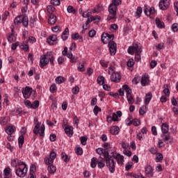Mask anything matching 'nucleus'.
I'll return each instance as SVG.
<instances>
[{
  "label": "nucleus",
  "mask_w": 178,
  "mask_h": 178,
  "mask_svg": "<svg viewBox=\"0 0 178 178\" xmlns=\"http://www.w3.org/2000/svg\"><path fill=\"white\" fill-rule=\"evenodd\" d=\"M12 165L16 168L15 173L17 177L24 178L28 172V165L21 160L16 159L12 161Z\"/></svg>",
  "instance_id": "nucleus-1"
},
{
  "label": "nucleus",
  "mask_w": 178,
  "mask_h": 178,
  "mask_svg": "<svg viewBox=\"0 0 178 178\" xmlns=\"http://www.w3.org/2000/svg\"><path fill=\"white\" fill-rule=\"evenodd\" d=\"M33 125H35V127H33V134L35 135H39L40 137H44L45 136V125L44 124L41 125V122H39L38 118L36 117L33 118Z\"/></svg>",
  "instance_id": "nucleus-2"
},
{
  "label": "nucleus",
  "mask_w": 178,
  "mask_h": 178,
  "mask_svg": "<svg viewBox=\"0 0 178 178\" xmlns=\"http://www.w3.org/2000/svg\"><path fill=\"white\" fill-rule=\"evenodd\" d=\"M108 74L111 75L110 80L113 83H120L121 81V75L120 72H115L113 67H109Z\"/></svg>",
  "instance_id": "nucleus-3"
},
{
  "label": "nucleus",
  "mask_w": 178,
  "mask_h": 178,
  "mask_svg": "<svg viewBox=\"0 0 178 178\" xmlns=\"http://www.w3.org/2000/svg\"><path fill=\"white\" fill-rule=\"evenodd\" d=\"M23 24V26L24 27H28L29 25V17L26 15H21L17 17H16L15 19V25H19L21 24Z\"/></svg>",
  "instance_id": "nucleus-4"
},
{
  "label": "nucleus",
  "mask_w": 178,
  "mask_h": 178,
  "mask_svg": "<svg viewBox=\"0 0 178 178\" xmlns=\"http://www.w3.org/2000/svg\"><path fill=\"white\" fill-rule=\"evenodd\" d=\"M143 49L138 44H133L131 46H129L127 49V52L130 55H134V54H141Z\"/></svg>",
  "instance_id": "nucleus-5"
},
{
  "label": "nucleus",
  "mask_w": 178,
  "mask_h": 178,
  "mask_svg": "<svg viewBox=\"0 0 178 178\" xmlns=\"http://www.w3.org/2000/svg\"><path fill=\"white\" fill-rule=\"evenodd\" d=\"M117 8H118V7H115V6H113V4H110L108 6V12L110 14L107 17V19L108 21H110L111 19H116Z\"/></svg>",
  "instance_id": "nucleus-6"
},
{
  "label": "nucleus",
  "mask_w": 178,
  "mask_h": 178,
  "mask_svg": "<svg viewBox=\"0 0 178 178\" xmlns=\"http://www.w3.org/2000/svg\"><path fill=\"white\" fill-rule=\"evenodd\" d=\"M22 92L24 99H29L33 93H36L35 90H33V88H30V86H26V88H23Z\"/></svg>",
  "instance_id": "nucleus-7"
},
{
  "label": "nucleus",
  "mask_w": 178,
  "mask_h": 178,
  "mask_svg": "<svg viewBox=\"0 0 178 178\" xmlns=\"http://www.w3.org/2000/svg\"><path fill=\"white\" fill-rule=\"evenodd\" d=\"M114 39V34H109L108 33H102L101 35V41L104 44L109 43L110 41Z\"/></svg>",
  "instance_id": "nucleus-8"
},
{
  "label": "nucleus",
  "mask_w": 178,
  "mask_h": 178,
  "mask_svg": "<svg viewBox=\"0 0 178 178\" xmlns=\"http://www.w3.org/2000/svg\"><path fill=\"white\" fill-rule=\"evenodd\" d=\"M106 162V165L108 168L109 172L111 173H114L115 171V165H116V162H115L114 160L110 159L109 160H107L105 161Z\"/></svg>",
  "instance_id": "nucleus-9"
},
{
  "label": "nucleus",
  "mask_w": 178,
  "mask_h": 178,
  "mask_svg": "<svg viewBox=\"0 0 178 178\" xmlns=\"http://www.w3.org/2000/svg\"><path fill=\"white\" fill-rule=\"evenodd\" d=\"M63 129H64V131L67 136L72 138L74 135V128L71 125H68L67 124H63Z\"/></svg>",
  "instance_id": "nucleus-10"
},
{
  "label": "nucleus",
  "mask_w": 178,
  "mask_h": 178,
  "mask_svg": "<svg viewBox=\"0 0 178 178\" xmlns=\"http://www.w3.org/2000/svg\"><path fill=\"white\" fill-rule=\"evenodd\" d=\"M49 64V58L47 56V53L40 56V60L39 61V66L40 68L43 69L45 66Z\"/></svg>",
  "instance_id": "nucleus-11"
},
{
  "label": "nucleus",
  "mask_w": 178,
  "mask_h": 178,
  "mask_svg": "<svg viewBox=\"0 0 178 178\" xmlns=\"http://www.w3.org/2000/svg\"><path fill=\"white\" fill-rule=\"evenodd\" d=\"M108 47L111 56H114L117 51V44L115 41L110 40L108 43Z\"/></svg>",
  "instance_id": "nucleus-12"
},
{
  "label": "nucleus",
  "mask_w": 178,
  "mask_h": 178,
  "mask_svg": "<svg viewBox=\"0 0 178 178\" xmlns=\"http://www.w3.org/2000/svg\"><path fill=\"white\" fill-rule=\"evenodd\" d=\"M170 0H160L159 8L161 10H165L169 8Z\"/></svg>",
  "instance_id": "nucleus-13"
},
{
  "label": "nucleus",
  "mask_w": 178,
  "mask_h": 178,
  "mask_svg": "<svg viewBox=\"0 0 178 178\" xmlns=\"http://www.w3.org/2000/svg\"><path fill=\"white\" fill-rule=\"evenodd\" d=\"M10 29H11V33H10L8 35V40L9 42H13L16 41L17 37L15 35V30H14V26L12 25L10 26Z\"/></svg>",
  "instance_id": "nucleus-14"
},
{
  "label": "nucleus",
  "mask_w": 178,
  "mask_h": 178,
  "mask_svg": "<svg viewBox=\"0 0 178 178\" xmlns=\"http://www.w3.org/2000/svg\"><path fill=\"white\" fill-rule=\"evenodd\" d=\"M145 176L147 177H152L154 176V169L149 165H147L145 167Z\"/></svg>",
  "instance_id": "nucleus-15"
},
{
  "label": "nucleus",
  "mask_w": 178,
  "mask_h": 178,
  "mask_svg": "<svg viewBox=\"0 0 178 178\" xmlns=\"http://www.w3.org/2000/svg\"><path fill=\"white\" fill-rule=\"evenodd\" d=\"M112 157L117 161L118 164L122 165L124 162V156L120 154H117L116 155H112Z\"/></svg>",
  "instance_id": "nucleus-16"
},
{
  "label": "nucleus",
  "mask_w": 178,
  "mask_h": 178,
  "mask_svg": "<svg viewBox=\"0 0 178 178\" xmlns=\"http://www.w3.org/2000/svg\"><path fill=\"white\" fill-rule=\"evenodd\" d=\"M150 83L149 78L148 74H145L143 75L140 79V84L142 86L145 87L149 85Z\"/></svg>",
  "instance_id": "nucleus-17"
},
{
  "label": "nucleus",
  "mask_w": 178,
  "mask_h": 178,
  "mask_svg": "<svg viewBox=\"0 0 178 178\" xmlns=\"http://www.w3.org/2000/svg\"><path fill=\"white\" fill-rule=\"evenodd\" d=\"M122 116V111H116L115 113H113L112 118L113 119V122H119V118H121Z\"/></svg>",
  "instance_id": "nucleus-18"
},
{
  "label": "nucleus",
  "mask_w": 178,
  "mask_h": 178,
  "mask_svg": "<svg viewBox=\"0 0 178 178\" xmlns=\"http://www.w3.org/2000/svg\"><path fill=\"white\" fill-rule=\"evenodd\" d=\"M15 131H16V127H15V125H9L6 128V132L10 136H11Z\"/></svg>",
  "instance_id": "nucleus-19"
},
{
  "label": "nucleus",
  "mask_w": 178,
  "mask_h": 178,
  "mask_svg": "<svg viewBox=\"0 0 178 178\" xmlns=\"http://www.w3.org/2000/svg\"><path fill=\"white\" fill-rule=\"evenodd\" d=\"M71 38H72L74 40H79V42H83V36L80 35L79 33H73L71 35Z\"/></svg>",
  "instance_id": "nucleus-20"
},
{
  "label": "nucleus",
  "mask_w": 178,
  "mask_h": 178,
  "mask_svg": "<svg viewBox=\"0 0 178 178\" xmlns=\"http://www.w3.org/2000/svg\"><path fill=\"white\" fill-rule=\"evenodd\" d=\"M120 133V128L119 127H117L116 125H114L113 127H111L110 128V134L112 135H118Z\"/></svg>",
  "instance_id": "nucleus-21"
},
{
  "label": "nucleus",
  "mask_w": 178,
  "mask_h": 178,
  "mask_svg": "<svg viewBox=\"0 0 178 178\" xmlns=\"http://www.w3.org/2000/svg\"><path fill=\"white\" fill-rule=\"evenodd\" d=\"M57 17L54 14H49V24L54 25L56 23Z\"/></svg>",
  "instance_id": "nucleus-22"
},
{
  "label": "nucleus",
  "mask_w": 178,
  "mask_h": 178,
  "mask_svg": "<svg viewBox=\"0 0 178 178\" xmlns=\"http://www.w3.org/2000/svg\"><path fill=\"white\" fill-rule=\"evenodd\" d=\"M57 40V35L55 34H53L49 38H47V42L49 43V44L51 45L54 44V42Z\"/></svg>",
  "instance_id": "nucleus-23"
},
{
  "label": "nucleus",
  "mask_w": 178,
  "mask_h": 178,
  "mask_svg": "<svg viewBox=\"0 0 178 178\" xmlns=\"http://www.w3.org/2000/svg\"><path fill=\"white\" fill-rule=\"evenodd\" d=\"M47 58H49V63L50 60V65L54 66L55 58L52 51H47Z\"/></svg>",
  "instance_id": "nucleus-24"
},
{
  "label": "nucleus",
  "mask_w": 178,
  "mask_h": 178,
  "mask_svg": "<svg viewBox=\"0 0 178 178\" xmlns=\"http://www.w3.org/2000/svg\"><path fill=\"white\" fill-rule=\"evenodd\" d=\"M155 23L156 25V27L159 29H164L165 28V23L162 21L159 17H156L155 19Z\"/></svg>",
  "instance_id": "nucleus-25"
},
{
  "label": "nucleus",
  "mask_w": 178,
  "mask_h": 178,
  "mask_svg": "<svg viewBox=\"0 0 178 178\" xmlns=\"http://www.w3.org/2000/svg\"><path fill=\"white\" fill-rule=\"evenodd\" d=\"M12 170L10 168H6L3 170V174H4V178H12L13 175L11 173Z\"/></svg>",
  "instance_id": "nucleus-26"
},
{
  "label": "nucleus",
  "mask_w": 178,
  "mask_h": 178,
  "mask_svg": "<svg viewBox=\"0 0 178 178\" xmlns=\"http://www.w3.org/2000/svg\"><path fill=\"white\" fill-rule=\"evenodd\" d=\"M68 38H69V29L67 27L61 34V39H63V41H66L68 39Z\"/></svg>",
  "instance_id": "nucleus-27"
},
{
  "label": "nucleus",
  "mask_w": 178,
  "mask_h": 178,
  "mask_svg": "<svg viewBox=\"0 0 178 178\" xmlns=\"http://www.w3.org/2000/svg\"><path fill=\"white\" fill-rule=\"evenodd\" d=\"M161 132L163 134H168L169 132V125L168 124L163 123L161 124Z\"/></svg>",
  "instance_id": "nucleus-28"
},
{
  "label": "nucleus",
  "mask_w": 178,
  "mask_h": 178,
  "mask_svg": "<svg viewBox=\"0 0 178 178\" xmlns=\"http://www.w3.org/2000/svg\"><path fill=\"white\" fill-rule=\"evenodd\" d=\"M103 156H104V161H108L109 159H112V156H110L109 155V153L108 151H106V149H104L103 151Z\"/></svg>",
  "instance_id": "nucleus-29"
},
{
  "label": "nucleus",
  "mask_w": 178,
  "mask_h": 178,
  "mask_svg": "<svg viewBox=\"0 0 178 178\" xmlns=\"http://www.w3.org/2000/svg\"><path fill=\"white\" fill-rule=\"evenodd\" d=\"M143 13V8L141 7H138L136 11L135 12L134 17L136 18H140Z\"/></svg>",
  "instance_id": "nucleus-30"
},
{
  "label": "nucleus",
  "mask_w": 178,
  "mask_h": 178,
  "mask_svg": "<svg viewBox=\"0 0 178 178\" xmlns=\"http://www.w3.org/2000/svg\"><path fill=\"white\" fill-rule=\"evenodd\" d=\"M122 88H123V90L127 92L126 96H127V95H131V94H132V90H131V89L129 88V86H128V85H123Z\"/></svg>",
  "instance_id": "nucleus-31"
},
{
  "label": "nucleus",
  "mask_w": 178,
  "mask_h": 178,
  "mask_svg": "<svg viewBox=\"0 0 178 178\" xmlns=\"http://www.w3.org/2000/svg\"><path fill=\"white\" fill-rule=\"evenodd\" d=\"M56 167L54 165H50L49 167H47V171H49V173L54 175L56 172Z\"/></svg>",
  "instance_id": "nucleus-32"
},
{
  "label": "nucleus",
  "mask_w": 178,
  "mask_h": 178,
  "mask_svg": "<svg viewBox=\"0 0 178 178\" xmlns=\"http://www.w3.org/2000/svg\"><path fill=\"white\" fill-rule=\"evenodd\" d=\"M152 93H147L145 97V104L148 105L152 100Z\"/></svg>",
  "instance_id": "nucleus-33"
},
{
  "label": "nucleus",
  "mask_w": 178,
  "mask_h": 178,
  "mask_svg": "<svg viewBox=\"0 0 178 178\" xmlns=\"http://www.w3.org/2000/svg\"><path fill=\"white\" fill-rule=\"evenodd\" d=\"M54 160L49 158V157H46L44 158V164L47 165H52L54 163Z\"/></svg>",
  "instance_id": "nucleus-34"
},
{
  "label": "nucleus",
  "mask_w": 178,
  "mask_h": 178,
  "mask_svg": "<svg viewBox=\"0 0 178 178\" xmlns=\"http://www.w3.org/2000/svg\"><path fill=\"white\" fill-rule=\"evenodd\" d=\"M163 92L166 97H170V89H168V85L163 86Z\"/></svg>",
  "instance_id": "nucleus-35"
},
{
  "label": "nucleus",
  "mask_w": 178,
  "mask_h": 178,
  "mask_svg": "<svg viewBox=\"0 0 178 178\" xmlns=\"http://www.w3.org/2000/svg\"><path fill=\"white\" fill-rule=\"evenodd\" d=\"M98 164V159L95 157L92 159V162H90V168H95Z\"/></svg>",
  "instance_id": "nucleus-36"
},
{
  "label": "nucleus",
  "mask_w": 178,
  "mask_h": 178,
  "mask_svg": "<svg viewBox=\"0 0 178 178\" xmlns=\"http://www.w3.org/2000/svg\"><path fill=\"white\" fill-rule=\"evenodd\" d=\"M56 11V8L53 6L52 5L47 6V13H49V15H54L53 13Z\"/></svg>",
  "instance_id": "nucleus-37"
},
{
  "label": "nucleus",
  "mask_w": 178,
  "mask_h": 178,
  "mask_svg": "<svg viewBox=\"0 0 178 178\" xmlns=\"http://www.w3.org/2000/svg\"><path fill=\"white\" fill-rule=\"evenodd\" d=\"M19 147L22 148L24 143V136L22 135L18 139Z\"/></svg>",
  "instance_id": "nucleus-38"
},
{
  "label": "nucleus",
  "mask_w": 178,
  "mask_h": 178,
  "mask_svg": "<svg viewBox=\"0 0 178 178\" xmlns=\"http://www.w3.org/2000/svg\"><path fill=\"white\" fill-rule=\"evenodd\" d=\"M65 81V79L63 76H57V78H56V83L57 84H62Z\"/></svg>",
  "instance_id": "nucleus-39"
},
{
  "label": "nucleus",
  "mask_w": 178,
  "mask_h": 178,
  "mask_svg": "<svg viewBox=\"0 0 178 178\" xmlns=\"http://www.w3.org/2000/svg\"><path fill=\"white\" fill-rule=\"evenodd\" d=\"M67 12H68V13H72L74 15L76 13V9H74L72 6H68V7H67Z\"/></svg>",
  "instance_id": "nucleus-40"
},
{
  "label": "nucleus",
  "mask_w": 178,
  "mask_h": 178,
  "mask_svg": "<svg viewBox=\"0 0 178 178\" xmlns=\"http://www.w3.org/2000/svg\"><path fill=\"white\" fill-rule=\"evenodd\" d=\"M75 153L79 156L82 155L83 153V149L79 145L76 146V147H75Z\"/></svg>",
  "instance_id": "nucleus-41"
},
{
  "label": "nucleus",
  "mask_w": 178,
  "mask_h": 178,
  "mask_svg": "<svg viewBox=\"0 0 178 178\" xmlns=\"http://www.w3.org/2000/svg\"><path fill=\"white\" fill-rule=\"evenodd\" d=\"M61 159L64 161V162L67 163L70 161V159L65 153H61Z\"/></svg>",
  "instance_id": "nucleus-42"
},
{
  "label": "nucleus",
  "mask_w": 178,
  "mask_h": 178,
  "mask_svg": "<svg viewBox=\"0 0 178 178\" xmlns=\"http://www.w3.org/2000/svg\"><path fill=\"white\" fill-rule=\"evenodd\" d=\"M105 83V78L104 76H97V84L103 86Z\"/></svg>",
  "instance_id": "nucleus-43"
},
{
  "label": "nucleus",
  "mask_w": 178,
  "mask_h": 178,
  "mask_svg": "<svg viewBox=\"0 0 178 178\" xmlns=\"http://www.w3.org/2000/svg\"><path fill=\"white\" fill-rule=\"evenodd\" d=\"M20 47L22 49H23L24 51H29V47L27 43L23 42L21 45Z\"/></svg>",
  "instance_id": "nucleus-44"
},
{
  "label": "nucleus",
  "mask_w": 178,
  "mask_h": 178,
  "mask_svg": "<svg viewBox=\"0 0 178 178\" xmlns=\"http://www.w3.org/2000/svg\"><path fill=\"white\" fill-rule=\"evenodd\" d=\"M39 106H40L39 100H35V102L32 103L31 108L37 109Z\"/></svg>",
  "instance_id": "nucleus-45"
},
{
  "label": "nucleus",
  "mask_w": 178,
  "mask_h": 178,
  "mask_svg": "<svg viewBox=\"0 0 178 178\" xmlns=\"http://www.w3.org/2000/svg\"><path fill=\"white\" fill-rule=\"evenodd\" d=\"M127 99L129 104H133L134 103V99L132 96V95H129L127 96Z\"/></svg>",
  "instance_id": "nucleus-46"
},
{
  "label": "nucleus",
  "mask_w": 178,
  "mask_h": 178,
  "mask_svg": "<svg viewBox=\"0 0 178 178\" xmlns=\"http://www.w3.org/2000/svg\"><path fill=\"white\" fill-rule=\"evenodd\" d=\"M106 161H104V159H102V161H97V167L99 169H102L105 167V163Z\"/></svg>",
  "instance_id": "nucleus-47"
},
{
  "label": "nucleus",
  "mask_w": 178,
  "mask_h": 178,
  "mask_svg": "<svg viewBox=\"0 0 178 178\" xmlns=\"http://www.w3.org/2000/svg\"><path fill=\"white\" fill-rule=\"evenodd\" d=\"M122 4V0H112L111 5L117 8L119 5Z\"/></svg>",
  "instance_id": "nucleus-48"
},
{
  "label": "nucleus",
  "mask_w": 178,
  "mask_h": 178,
  "mask_svg": "<svg viewBox=\"0 0 178 178\" xmlns=\"http://www.w3.org/2000/svg\"><path fill=\"white\" fill-rule=\"evenodd\" d=\"M49 90H50V92H51L53 94L55 93L57 91V90H58V88H57L56 83H53L50 86V89Z\"/></svg>",
  "instance_id": "nucleus-49"
},
{
  "label": "nucleus",
  "mask_w": 178,
  "mask_h": 178,
  "mask_svg": "<svg viewBox=\"0 0 178 178\" xmlns=\"http://www.w3.org/2000/svg\"><path fill=\"white\" fill-rule=\"evenodd\" d=\"M156 162H160L161 161L163 160V154L159 153L156 155V158H155Z\"/></svg>",
  "instance_id": "nucleus-50"
},
{
  "label": "nucleus",
  "mask_w": 178,
  "mask_h": 178,
  "mask_svg": "<svg viewBox=\"0 0 178 178\" xmlns=\"http://www.w3.org/2000/svg\"><path fill=\"white\" fill-rule=\"evenodd\" d=\"M99 112H102V108L98 106H95V108H93V113H95V115L97 116Z\"/></svg>",
  "instance_id": "nucleus-51"
},
{
  "label": "nucleus",
  "mask_w": 178,
  "mask_h": 178,
  "mask_svg": "<svg viewBox=\"0 0 178 178\" xmlns=\"http://www.w3.org/2000/svg\"><path fill=\"white\" fill-rule=\"evenodd\" d=\"M81 140V144H82V145L85 146L87 145V141H88V138L86 136H82L80 138Z\"/></svg>",
  "instance_id": "nucleus-52"
},
{
  "label": "nucleus",
  "mask_w": 178,
  "mask_h": 178,
  "mask_svg": "<svg viewBox=\"0 0 178 178\" xmlns=\"http://www.w3.org/2000/svg\"><path fill=\"white\" fill-rule=\"evenodd\" d=\"M72 92V94L76 95L80 92V88L78 86H75L74 88H72V90H71Z\"/></svg>",
  "instance_id": "nucleus-53"
},
{
  "label": "nucleus",
  "mask_w": 178,
  "mask_h": 178,
  "mask_svg": "<svg viewBox=\"0 0 178 178\" xmlns=\"http://www.w3.org/2000/svg\"><path fill=\"white\" fill-rule=\"evenodd\" d=\"M50 3L54 6H58L60 5V0H51Z\"/></svg>",
  "instance_id": "nucleus-54"
},
{
  "label": "nucleus",
  "mask_w": 178,
  "mask_h": 178,
  "mask_svg": "<svg viewBox=\"0 0 178 178\" xmlns=\"http://www.w3.org/2000/svg\"><path fill=\"white\" fill-rule=\"evenodd\" d=\"M128 67H132L134 65V60L133 58H129L127 63Z\"/></svg>",
  "instance_id": "nucleus-55"
},
{
  "label": "nucleus",
  "mask_w": 178,
  "mask_h": 178,
  "mask_svg": "<svg viewBox=\"0 0 178 178\" xmlns=\"http://www.w3.org/2000/svg\"><path fill=\"white\" fill-rule=\"evenodd\" d=\"M131 122L132 124L135 127H138L140 124V120H138V118H134Z\"/></svg>",
  "instance_id": "nucleus-56"
},
{
  "label": "nucleus",
  "mask_w": 178,
  "mask_h": 178,
  "mask_svg": "<svg viewBox=\"0 0 178 178\" xmlns=\"http://www.w3.org/2000/svg\"><path fill=\"white\" fill-rule=\"evenodd\" d=\"M108 62L106 61L105 60H99V64L102 67H108Z\"/></svg>",
  "instance_id": "nucleus-57"
},
{
  "label": "nucleus",
  "mask_w": 178,
  "mask_h": 178,
  "mask_svg": "<svg viewBox=\"0 0 178 178\" xmlns=\"http://www.w3.org/2000/svg\"><path fill=\"white\" fill-rule=\"evenodd\" d=\"M155 47L156 50L161 51L164 48V43L163 42L159 43L157 45H156Z\"/></svg>",
  "instance_id": "nucleus-58"
},
{
  "label": "nucleus",
  "mask_w": 178,
  "mask_h": 178,
  "mask_svg": "<svg viewBox=\"0 0 178 178\" xmlns=\"http://www.w3.org/2000/svg\"><path fill=\"white\" fill-rule=\"evenodd\" d=\"M0 124L2 125V126H4L7 124V120L6 118V117H1L0 118Z\"/></svg>",
  "instance_id": "nucleus-59"
},
{
  "label": "nucleus",
  "mask_w": 178,
  "mask_h": 178,
  "mask_svg": "<svg viewBox=\"0 0 178 178\" xmlns=\"http://www.w3.org/2000/svg\"><path fill=\"white\" fill-rule=\"evenodd\" d=\"M85 70H86L84 64H79V65H78V71L83 72Z\"/></svg>",
  "instance_id": "nucleus-60"
},
{
  "label": "nucleus",
  "mask_w": 178,
  "mask_h": 178,
  "mask_svg": "<svg viewBox=\"0 0 178 178\" xmlns=\"http://www.w3.org/2000/svg\"><path fill=\"white\" fill-rule=\"evenodd\" d=\"M172 30L173 32H177L178 31V24L174 23L172 25Z\"/></svg>",
  "instance_id": "nucleus-61"
},
{
  "label": "nucleus",
  "mask_w": 178,
  "mask_h": 178,
  "mask_svg": "<svg viewBox=\"0 0 178 178\" xmlns=\"http://www.w3.org/2000/svg\"><path fill=\"white\" fill-rule=\"evenodd\" d=\"M122 152H123V154L126 155L127 156L130 157L132 156L131 152L128 149H124Z\"/></svg>",
  "instance_id": "nucleus-62"
},
{
  "label": "nucleus",
  "mask_w": 178,
  "mask_h": 178,
  "mask_svg": "<svg viewBox=\"0 0 178 178\" xmlns=\"http://www.w3.org/2000/svg\"><path fill=\"white\" fill-rule=\"evenodd\" d=\"M49 158L54 161L56 158V153L54 151H51V152H50V156H49Z\"/></svg>",
  "instance_id": "nucleus-63"
},
{
  "label": "nucleus",
  "mask_w": 178,
  "mask_h": 178,
  "mask_svg": "<svg viewBox=\"0 0 178 178\" xmlns=\"http://www.w3.org/2000/svg\"><path fill=\"white\" fill-rule=\"evenodd\" d=\"M24 104L29 108H31L32 103L30 102V100H24Z\"/></svg>",
  "instance_id": "nucleus-64"
}]
</instances>
